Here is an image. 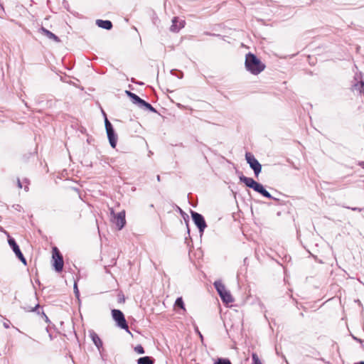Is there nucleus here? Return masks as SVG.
Masks as SVG:
<instances>
[{"mask_svg": "<svg viewBox=\"0 0 364 364\" xmlns=\"http://www.w3.org/2000/svg\"><path fill=\"white\" fill-rule=\"evenodd\" d=\"M137 364H154V360L149 356L141 357L137 360Z\"/></svg>", "mask_w": 364, "mask_h": 364, "instance_id": "dca6fc26", "label": "nucleus"}, {"mask_svg": "<svg viewBox=\"0 0 364 364\" xmlns=\"http://www.w3.org/2000/svg\"><path fill=\"white\" fill-rule=\"evenodd\" d=\"M139 107H141V108H144L146 109H148L152 112H156V110L155 109V108H154L151 105H150L149 103L145 102L144 100H142V102H141V104L139 105Z\"/></svg>", "mask_w": 364, "mask_h": 364, "instance_id": "f3484780", "label": "nucleus"}, {"mask_svg": "<svg viewBox=\"0 0 364 364\" xmlns=\"http://www.w3.org/2000/svg\"><path fill=\"white\" fill-rule=\"evenodd\" d=\"M185 24L186 21L184 20L179 19L178 17H174L172 19V24L170 30L172 32L177 33L185 26Z\"/></svg>", "mask_w": 364, "mask_h": 364, "instance_id": "9b49d317", "label": "nucleus"}, {"mask_svg": "<svg viewBox=\"0 0 364 364\" xmlns=\"http://www.w3.org/2000/svg\"><path fill=\"white\" fill-rule=\"evenodd\" d=\"M113 319L117 323V326L122 329L128 330V325L125 320L123 313L118 309H113L112 311Z\"/></svg>", "mask_w": 364, "mask_h": 364, "instance_id": "423d86ee", "label": "nucleus"}, {"mask_svg": "<svg viewBox=\"0 0 364 364\" xmlns=\"http://www.w3.org/2000/svg\"><path fill=\"white\" fill-rule=\"evenodd\" d=\"M175 306H178L180 307L181 309L186 311V309H185V305H184V303H183V301L181 297H178L176 302H175Z\"/></svg>", "mask_w": 364, "mask_h": 364, "instance_id": "a211bd4d", "label": "nucleus"}, {"mask_svg": "<svg viewBox=\"0 0 364 364\" xmlns=\"http://www.w3.org/2000/svg\"><path fill=\"white\" fill-rule=\"evenodd\" d=\"M39 308H40V305L36 304L34 308H33L30 310V311H37Z\"/></svg>", "mask_w": 364, "mask_h": 364, "instance_id": "c756f323", "label": "nucleus"}, {"mask_svg": "<svg viewBox=\"0 0 364 364\" xmlns=\"http://www.w3.org/2000/svg\"><path fill=\"white\" fill-rule=\"evenodd\" d=\"M214 287L224 303L230 304L234 301L231 294L226 289L221 281H215Z\"/></svg>", "mask_w": 364, "mask_h": 364, "instance_id": "7ed1b4c3", "label": "nucleus"}, {"mask_svg": "<svg viewBox=\"0 0 364 364\" xmlns=\"http://www.w3.org/2000/svg\"><path fill=\"white\" fill-rule=\"evenodd\" d=\"M53 266L56 272H60L63 268V259L61 254L56 247L53 250Z\"/></svg>", "mask_w": 364, "mask_h": 364, "instance_id": "6e6552de", "label": "nucleus"}, {"mask_svg": "<svg viewBox=\"0 0 364 364\" xmlns=\"http://www.w3.org/2000/svg\"><path fill=\"white\" fill-rule=\"evenodd\" d=\"M16 256L24 264H26V260L23 257L21 250L15 252Z\"/></svg>", "mask_w": 364, "mask_h": 364, "instance_id": "412c9836", "label": "nucleus"}, {"mask_svg": "<svg viewBox=\"0 0 364 364\" xmlns=\"http://www.w3.org/2000/svg\"><path fill=\"white\" fill-rule=\"evenodd\" d=\"M157 181H160V176H157Z\"/></svg>", "mask_w": 364, "mask_h": 364, "instance_id": "e433bc0d", "label": "nucleus"}, {"mask_svg": "<svg viewBox=\"0 0 364 364\" xmlns=\"http://www.w3.org/2000/svg\"><path fill=\"white\" fill-rule=\"evenodd\" d=\"M355 364H364V361H361V362H360L358 363H355Z\"/></svg>", "mask_w": 364, "mask_h": 364, "instance_id": "4c0bfd02", "label": "nucleus"}, {"mask_svg": "<svg viewBox=\"0 0 364 364\" xmlns=\"http://www.w3.org/2000/svg\"><path fill=\"white\" fill-rule=\"evenodd\" d=\"M40 32L43 35L46 36L49 39H51L55 42H60V38L55 36L54 33H53L51 31H48V29L42 27L40 28Z\"/></svg>", "mask_w": 364, "mask_h": 364, "instance_id": "ddd939ff", "label": "nucleus"}, {"mask_svg": "<svg viewBox=\"0 0 364 364\" xmlns=\"http://www.w3.org/2000/svg\"><path fill=\"white\" fill-rule=\"evenodd\" d=\"M126 93L127 94L128 96H129L132 99H133L134 97V96L136 95V94L134 93H132L130 91H126Z\"/></svg>", "mask_w": 364, "mask_h": 364, "instance_id": "bb28decb", "label": "nucleus"}, {"mask_svg": "<svg viewBox=\"0 0 364 364\" xmlns=\"http://www.w3.org/2000/svg\"><path fill=\"white\" fill-rule=\"evenodd\" d=\"M214 364H231V362L228 359L218 358Z\"/></svg>", "mask_w": 364, "mask_h": 364, "instance_id": "5701e85b", "label": "nucleus"}, {"mask_svg": "<svg viewBox=\"0 0 364 364\" xmlns=\"http://www.w3.org/2000/svg\"><path fill=\"white\" fill-rule=\"evenodd\" d=\"M8 242L14 253L20 250V248H19L18 245L16 244L15 240L14 238L11 237L9 235H8Z\"/></svg>", "mask_w": 364, "mask_h": 364, "instance_id": "2eb2a0df", "label": "nucleus"}, {"mask_svg": "<svg viewBox=\"0 0 364 364\" xmlns=\"http://www.w3.org/2000/svg\"><path fill=\"white\" fill-rule=\"evenodd\" d=\"M191 217H192V219H193L195 225L199 229L200 233L203 234L204 232V230L207 227V225H206V223L205 221L203 216L198 213L192 211Z\"/></svg>", "mask_w": 364, "mask_h": 364, "instance_id": "0eeeda50", "label": "nucleus"}, {"mask_svg": "<svg viewBox=\"0 0 364 364\" xmlns=\"http://www.w3.org/2000/svg\"><path fill=\"white\" fill-rule=\"evenodd\" d=\"M246 69L253 75H258L265 68V65L254 54L248 53L245 58Z\"/></svg>", "mask_w": 364, "mask_h": 364, "instance_id": "f257e3e1", "label": "nucleus"}, {"mask_svg": "<svg viewBox=\"0 0 364 364\" xmlns=\"http://www.w3.org/2000/svg\"><path fill=\"white\" fill-rule=\"evenodd\" d=\"M198 333H199V335H200V337L202 338H203V336H202L201 333H200V332H199Z\"/></svg>", "mask_w": 364, "mask_h": 364, "instance_id": "58836bf2", "label": "nucleus"}, {"mask_svg": "<svg viewBox=\"0 0 364 364\" xmlns=\"http://www.w3.org/2000/svg\"><path fill=\"white\" fill-rule=\"evenodd\" d=\"M126 93L127 94L128 96H129L132 99H133L134 97V96L136 95V94L134 93H132L130 91H126Z\"/></svg>", "mask_w": 364, "mask_h": 364, "instance_id": "c85d7f7f", "label": "nucleus"}, {"mask_svg": "<svg viewBox=\"0 0 364 364\" xmlns=\"http://www.w3.org/2000/svg\"><path fill=\"white\" fill-rule=\"evenodd\" d=\"M132 100V102L134 103V104H136L138 105H139L141 104V102H142V99H141L139 96H137L136 95L134 96V97Z\"/></svg>", "mask_w": 364, "mask_h": 364, "instance_id": "393cba45", "label": "nucleus"}, {"mask_svg": "<svg viewBox=\"0 0 364 364\" xmlns=\"http://www.w3.org/2000/svg\"><path fill=\"white\" fill-rule=\"evenodd\" d=\"M252 363L251 364H262L261 360H259L258 355L253 353L252 354Z\"/></svg>", "mask_w": 364, "mask_h": 364, "instance_id": "4be33fe9", "label": "nucleus"}, {"mask_svg": "<svg viewBox=\"0 0 364 364\" xmlns=\"http://www.w3.org/2000/svg\"><path fill=\"white\" fill-rule=\"evenodd\" d=\"M16 256L24 264H26V260L23 257L21 250L15 252Z\"/></svg>", "mask_w": 364, "mask_h": 364, "instance_id": "aec40b11", "label": "nucleus"}, {"mask_svg": "<svg viewBox=\"0 0 364 364\" xmlns=\"http://www.w3.org/2000/svg\"><path fill=\"white\" fill-rule=\"evenodd\" d=\"M134 350L139 354H144V350L141 345H138L134 348Z\"/></svg>", "mask_w": 364, "mask_h": 364, "instance_id": "b1692460", "label": "nucleus"}, {"mask_svg": "<svg viewBox=\"0 0 364 364\" xmlns=\"http://www.w3.org/2000/svg\"><path fill=\"white\" fill-rule=\"evenodd\" d=\"M41 314L46 318V319H48V317L46 316L43 311H42Z\"/></svg>", "mask_w": 364, "mask_h": 364, "instance_id": "f704fd0d", "label": "nucleus"}, {"mask_svg": "<svg viewBox=\"0 0 364 364\" xmlns=\"http://www.w3.org/2000/svg\"><path fill=\"white\" fill-rule=\"evenodd\" d=\"M126 93L127 94L128 96H129L132 99H133L134 97V96L136 95V94L134 93H132L130 91H126Z\"/></svg>", "mask_w": 364, "mask_h": 364, "instance_id": "cd10ccee", "label": "nucleus"}, {"mask_svg": "<svg viewBox=\"0 0 364 364\" xmlns=\"http://www.w3.org/2000/svg\"><path fill=\"white\" fill-rule=\"evenodd\" d=\"M74 292H75V296L77 298H78L79 297V290L77 289V286L76 283H75V284H74Z\"/></svg>", "mask_w": 364, "mask_h": 364, "instance_id": "a878e982", "label": "nucleus"}, {"mask_svg": "<svg viewBox=\"0 0 364 364\" xmlns=\"http://www.w3.org/2000/svg\"><path fill=\"white\" fill-rule=\"evenodd\" d=\"M24 189L27 191L28 190V186H25V188H24Z\"/></svg>", "mask_w": 364, "mask_h": 364, "instance_id": "c9c22d12", "label": "nucleus"}, {"mask_svg": "<svg viewBox=\"0 0 364 364\" xmlns=\"http://www.w3.org/2000/svg\"><path fill=\"white\" fill-rule=\"evenodd\" d=\"M105 128L109 144L112 148H115L117 145V137L114 134V131L112 124L109 122V120L107 118H105Z\"/></svg>", "mask_w": 364, "mask_h": 364, "instance_id": "1a4fd4ad", "label": "nucleus"}, {"mask_svg": "<svg viewBox=\"0 0 364 364\" xmlns=\"http://www.w3.org/2000/svg\"><path fill=\"white\" fill-rule=\"evenodd\" d=\"M96 24L102 28L110 30L112 27V23L110 21L108 20H101L98 19L96 21Z\"/></svg>", "mask_w": 364, "mask_h": 364, "instance_id": "4468645a", "label": "nucleus"}, {"mask_svg": "<svg viewBox=\"0 0 364 364\" xmlns=\"http://www.w3.org/2000/svg\"><path fill=\"white\" fill-rule=\"evenodd\" d=\"M358 165H359L360 167H362V168H364V161H360V162L358 163Z\"/></svg>", "mask_w": 364, "mask_h": 364, "instance_id": "7c9ffc66", "label": "nucleus"}, {"mask_svg": "<svg viewBox=\"0 0 364 364\" xmlns=\"http://www.w3.org/2000/svg\"><path fill=\"white\" fill-rule=\"evenodd\" d=\"M16 256L24 264H26V260L23 257L21 250L15 252Z\"/></svg>", "mask_w": 364, "mask_h": 364, "instance_id": "6ab92c4d", "label": "nucleus"}, {"mask_svg": "<svg viewBox=\"0 0 364 364\" xmlns=\"http://www.w3.org/2000/svg\"><path fill=\"white\" fill-rule=\"evenodd\" d=\"M18 188H22V185H21V183L19 180H18Z\"/></svg>", "mask_w": 364, "mask_h": 364, "instance_id": "473e14b6", "label": "nucleus"}, {"mask_svg": "<svg viewBox=\"0 0 364 364\" xmlns=\"http://www.w3.org/2000/svg\"><path fill=\"white\" fill-rule=\"evenodd\" d=\"M245 159L250 166L254 171L256 177L259 176L262 171V166L259 161L255 159L253 154L250 152L246 153Z\"/></svg>", "mask_w": 364, "mask_h": 364, "instance_id": "39448f33", "label": "nucleus"}, {"mask_svg": "<svg viewBox=\"0 0 364 364\" xmlns=\"http://www.w3.org/2000/svg\"><path fill=\"white\" fill-rule=\"evenodd\" d=\"M240 181L244 183L247 187L252 188L255 191L260 193L264 197L267 198H274L271 194L265 190L261 183L255 181L253 178L242 175L240 176Z\"/></svg>", "mask_w": 364, "mask_h": 364, "instance_id": "f03ea898", "label": "nucleus"}, {"mask_svg": "<svg viewBox=\"0 0 364 364\" xmlns=\"http://www.w3.org/2000/svg\"><path fill=\"white\" fill-rule=\"evenodd\" d=\"M110 214L112 216V222L116 225L118 230H122L126 224L125 211L122 210L118 213H115L112 208L110 209Z\"/></svg>", "mask_w": 364, "mask_h": 364, "instance_id": "20e7f679", "label": "nucleus"}, {"mask_svg": "<svg viewBox=\"0 0 364 364\" xmlns=\"http://www.w3.org/2000/svg\"><path fill=\"white\" fill-rule=\"evenodd\" d=\"M90 336L95 346L97 348L101 356L102 357V352L104 351V348L102 340L98 336V335L93 331H90Z\"/></svg>", "mask_w": 364, "mask_h": 364, "instance_id": "9d476101", "label": "nucleus"}, {"mask_svg": "<svg viewBox=\"0 0 364 364\" xmlns=\"http://www.w3.org/2000/svg\"><path fill=\"white\" fill-rule=\"evenodd\" d=\"M351 209H352L353 210H358V211H360V212L362 210V209H361V208H352Z\"/></svg>", "mask_w": 364, "mask_h": 364, "instance_id": "2f4dec72", "label": "nucleus"}, {"mask_svg": "<svg viewBox=\"0 0 364 364\" xmlns=\"http://www.w3.org/2000/svg\"><path fill=\"white\" fill-rule=\"evenodd\" d=\"M4 326L6 328H9V325L7 323H4Z\"/></svg>", "mask_w": 364, "mask_h": 364, "instance_id": "72a5a7b5", "label": "nucleus"}, {"mask_svg": "<svg viewBox=\"0 0 364 364\" xmlns=\"http://www.w3.org/2000/svg\"><path fill=\"white\" fill-rule=\"evenodd\" d=\"M355 81L356 82L352 85L353 90L364 95V82L361 79L358 80L357 77H355Z\"/></svg>", "mask_w": 364, "mask_h": 364, "instance_id": "f8f14e48", "label": "nucleus"}]
</instances>
